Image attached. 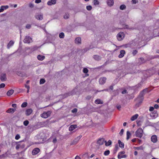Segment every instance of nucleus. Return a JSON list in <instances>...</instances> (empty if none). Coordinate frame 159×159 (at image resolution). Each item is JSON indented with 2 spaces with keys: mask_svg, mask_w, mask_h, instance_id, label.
I'll return each instance as SVG.
<instances>
[{
  "mask_svg": "<svg viewBox=\"0 0 159 159\" xmlns=\"http://www.w3.org/2000/svg\"><path fill=\"white\" fill-rule=\"evenodd\" d=\"M125 36L124 33L123 32H120L117 34L116 38L118 41H121L124 39Z\"/></svg>",
  "mask_w": 159,
  "mask_h": 159,
  "instance_id": "1",
  "label": "nucleus"
},
{
  "mask_svg": "<svg viewBox=\"0 0 159 159\" xmlns=\"http://www.w3.org/2000/svg\"><path fill=\"white\" fill-rule=\"evenodd\" d=\"M143 131L141 128L138 129L135 132V134L136 137L141 138L143 136Z\"/></svg>",
  "mask_w": 159,
  "mask_h": 159,
  "instance_id": "2",
  "label": "nucleus"
},
{
  "mask_svg": "<svg viewBox=\"0 0 159 159\" xmlns=\"http://www.w3.org/2000/svg\"><path fill=\"white\" fill-rule=\"evenodd\" d=\"M51 114V111H48L47 112L44 111L41 114L40 116L44 118H47L50 116Z\"/></svg>",
  "mask_w": 159,
  "mask_h": 159,
  "instance_id": "3",
  "label": "nucleus"
},
{
  "mask_svg": "<svg viewBox=\"0 0 159 159\" xmlns=\"http://www.w3.org/2000/svg\"><path fill=\"white\" fill-rule=\"evenodd\" d=\"M35 17L38 20H42L43 19V15L41 13H37L35 16Z\"/></svg>",
  "mask_w": 159,
  "mask_h": 159,
  "instance_id": "4",
  "label": "nucleus"
},
{
  "mask_svg": "<svg viewBox=\"0 0 159 159\" xmlns=\"http://www.w3.org/2000/svg\"><path fill=\"white\" fill-rule=\"evenodd\" d=\"M32 42V39L30 36H26L24 40V42L25 43H29Z\"/></svg>",
  "mask_w": 159,
  "mask_h": 159,
  "instance_id": "5",
  "label": "nucleus"
},
{
  "mask_svg": "<svg viewBox=\"0 0 159 159\" xmlns=\"http://www.w3.org/2000/svg\"><path fill=\"white\" fill-rule=\"evenodd\" d=\"M107 79L104 77L100 78L99 79V84H103L106 82Z\"/></svg>",
  "mask_w": 159,
  "mask_h": 159,
  "instance_id": "6",
  "label": "nucleus"
},
{
  "mask_svg": "<svg viewBox=\"0 0 159 159\" xmlns=\"http://www.w3.org/2000/svg\"><path fill=\"white\" fill-rule=\"evenodd\" d=\"M40 149L39 148H35L32 151V154L33 155H35L38 154L40 152Z\"/></svg>",
  "mask_w": 159,
  "mask_h": 159,
  "instance_id": "7",
  "label": "nucleus"
},
{
  "mask_svg": "<svg viewBox=\"0 0 159 159\" xmlns=\"http://www.w3.org/2000/svg\"><path fill=\"white\" fill-rule=\"evenodd\" d=\"M0 80L2 81H4L6 80L7 77L5 73H2L0 76Z\"/></svg>",
  "mask_w": 159,
  "mask_h": 159,
  "instance_id": "8",
  "label": "nucleus"
},
{
  "mask_svg": "<svg viewBox=\"0 0 159 159\" xmlns=\"http://www.w3.org/2000/svg\"><path fill=\"white\" fill-rule=\"evenodd\" d=\"M107 5L110 7L112 6L114 3L113 0H107Z\"/></svg>",
  "mask_w": 159,
  "mask_h": 159,
  "instance_id": "9",
  "label": "nucleus"
},
{
  "mask_svg": "<svg viewBox=\"0 0 159 159\" xmlns=\"http://www.w3.org/2000/svg\"><path fill=\"white\" fill-rule=\"evenodd\" d=\"M151 140L153 143L157 142V136L156 135H153L151 137Z\"/></svg>",
  "mask_w": 159,
  "mask_h": 159,
  "instance_id": "10",
  "label": "nucleus"
},
{
  "mask_svg": "<svg viewBox=\"0 0 159 159\" xmlns=\"http://www.w3.org/2000/svg\"><path fill=\"white\" fill-rule=\"evenodd\" d=\"M56 3V0H51L48 2L47 4L49 6H51L55 4Z\"/></svg>",
  "mask_w": 159,
  "mask_h": 159,
  "instance_id": "11",
  "label": "nucleus"
},
{
  "mask_svg": "<svg viewBox=\"0 0 159 159\" xmlns=\"http://www.w3.org/2000/svg\"><path fill=\"white\" fill-rule=\"evenodd\" d=\"M8 8L9 6L7 5L2 6L0 9V12H3L4 10H6Z\"/></svg>",
  "mask_w": 159,
  "mask_h": 159,
  "instance_id": "12",
  "label": "nucleus"
},
{
  "mask_svg": "<svg viewBox=\"0 0 159 159\" xmlns=\"http://www.w3.org/2000/svg\"><path fill=\"white\" fill-rule=\"evenodd\" d=\"M82 136L80 135L77 137L73 141V144H76L81 138Z\"/></svg>",
  "mask_w": 159,
  "mask_h": 159,
  "instance_id": "13",
  "label": "nucleus"
},
{
  "mask_svg": "<svg viewBox=\"0 0 159 159\" xmlns=\"http://www.w3.org/2000/svg\"><path fill=\"white\" fill-rule=\"evenodd\" d=\"M77 127V125H71L69 128V130L70 131H71L74 130Z\"/></svg>",
  "mask_w": 159,
  "mask_h": 159,
  "instance_id": "14",
  "label": "nucleus"
},
{
  "mask_svg": "<svg viewBox=\"0 0 159 159\" xmlns=\"http://www.w3.org/2000/svg\"><path fill=\"white\" fill-rule=\"evenodd\" d=\"M75 43L77 44H80L81 43V39L80 38L78 37L75 39Z\"/></svg>",
  "mask_w": 159,
  "mask_h": 159,
  "instance_id": "15",
  "label": "nucleus"
},
{
  "mask_svg": "<svg viewBox=\"0 0 159 159\" xmlns=\"http://www.w3.org/2000/svg\"><path fill=\"white\" fill-rule=\"evenodd\" d=\"M120 54L119 55L118 57L120 58H122L123 57L125 54V52L124 50H121L120 51Z\"/></svg>",
  "mask_w": 159,
  "mask_h": 159,
  "instance_id": "16",
  "label": "nucleus"
},
{
  "mask_svg": "<svg viewBox=\"0 0 159 159\" xmlns=\"http://www.w3.org/2000/svg\"><path fill=\"white\" fill-rule=\"evenodd\" d=\"M81 157L82 158L85 159L86 158H89V157L88 155V154L87 152H85L81 154Z\"/></svg>",
  "mask_w": 159,
  "mask_h": 159,
  "instance_id": "17",
  "label": "nucleus"
},
{
  "mask_svg": "<svg viewBox=\"0 0 159 159\" xmlns=\"http://www.w3.org/2000/svg\"><path fill=\"white\" fill-rule=\"evenodd\" d=\"M105 142L104 139H99L98 141V143L100 145L103 144Z\"/></svg>",
  "mask_w": 159,
  "mask_h": 159,
  "instance_id": "18",
  "label": "nucleus"
},
{
  "mask_svg": "<svg viewBox=\"0 0 159 159\" xmlns=\"http://www.w3.org/2000/svg\"><path fill=\"white\" fill-rule=\"evenodd\" d=\"M32 110L31 109H29L26 110V115L27 116L30 115L32 113Z\"/></svg>",
  "mask_w": 159,
  "mask_h": 159,
  "instance_id": "19",
  "label": "nucleus"
},
{
  "mask_svg": "<svg viewBox=\"0 0 159 159\" xmlns=\"http://www.w3.org/2000/svg\"><path fill=\"white\" fill-rule=\"evenodd\" d=\"M14 44V42L12 41H11L8 44L7 48L9 49L11 46H12Z\"/></svg>",
  "mask_w": 159,
  "mask_h": 159,
  "instance_id": "20",
  "label": "nucleus"
},
{
  "mask_svg": "<svg viewBox=\"0 0 159 159\" xmlns=\"http://www.w3.org/2000/svg\"><path fill=\"white\" fill-rule=\"evenodd\" d=\"M45 56L41 55H39L37 57V58L39 60L43 61L45 58Z\"/></svg>",
  "mask_w": 159,
  "mask_h": 159,
  "instance_id": "21",
  "label": "nucleus"
},
{
  "mask_svg": "<svg viewBox=\"0 0 159 159\" xmlns=\"http://www.w3.org/2000/svg\"><path fill=\"white\" fill-rule=\"evenodd\" d=\"M14 90L13 89H11L9 90L7 93V95L8 96H10L12 95L14 93Z\"/></svg>",
  "mask_w": 159,
  "mask_h": 159,
  "instance_id": "22",
  "label": "nucleus"
},
{
  "mask_svg": "<svg viewBox=\"0 0 159 159\" xmlns=\"http://www.w3.org/2000/svg\"><path fill=\"white\" fill-rule=\"evenodd\" d=\"M139 115L137 114H136L133 116L131 118V120L132 121H134L136 120L138 117Z\"/></svg>",
  "mask_w": 159,
  "mask_h": 159,
  "instance_id": "23",
  "label": "nucleus"
},
{
  "mask_svg": "<svg viewBox=\"0 0 159 159\" xmlns=\"http://www.w3.org/2000/svg\"><path fill=\"white\" fill-rule=\"evenodd\" d=\"M157 112H156L155 113H154V112H152L151 114L150 115L151 116L152 118H155L156 116H157Z\"/></svg>",
  "mask_w": 159,
  "mask_h": 159,
  "instance_id": "24",
  "label": "nucleus"
},
{
  "mask_svg": "<svg viewBox=\"0 0 159 159\" xmlns=\"http://www.w3.org/2000/svg\"><path fill=\"white\" fill-rule=\"evenodd\" d=\"M95 103L96 104H102L103 102L100 99H97L95 100Z\"/></svg>",
  "mask_w": 159,
  "mask_h": 159,
  "instance_id": "25",
  "label": "nucleus"
},
{
  "mask_svg": "<svg viewBox=\"0 0 159 159\" xmlns=\"http://www.w3.org/2000/svg\"><path fill=\"white\" fill-rule=\"evenodd\" d=\"M118 143L119 144V146L120 147L122 148H124V145L123 143H122L120 140H118Z\"/></svg>",
  "mask_w": 159,
  "mask_h": 159,
  "instance_id": "26",
  "label": "nucleus"
},
{
  "mask_svg": "<svg viewBox=\"0 0 159 159\" xmlns=\"http://www.w3.org/2000/svg\"><path fill=\"white\" fill-rule=\"evenodd\" d=\"M93 57L95 60L97 61L101 59V57L97 55L94 56Z\"/></svg>",
  "mask_w": 159,
  "mask_h": 159,
  "instance_id": "27",
  "label": "nucleus"
},
{
  "mask_svg": "<svg viewBox=\"0 0 159 159\" xmlns=\"http://www.w3.org/2000/svg\"><path fill=\"white\" fill-rule=\"evenodd\" d=\"M16 109L15 108L12 109V108H9L7 111V113H11L14 112L15 111Z\"/></svg>",
  "mask_w": 159,
  "mask_h": 159,
  "instance_id": "28",
  "label": "nucleus"
},
{
  "mask_svg": "<svg viewBox=\"0 0 159 159\" xmlns=\"http://www.w3.org/2000/svg\"><path fill=\"white\" fill-rule=\"evenodd\" d=\"M126 134H127L126 139L127 140H128L129 139V138H130V136H131V134L129 131H127V132Z\"/></svg>",
  "mask_w": 159,
  "mask_h": 159,
  "instance_id": "29",
  "label": "nucleus"
},
{
  "mask_svg": "<svg viewBox=\"0 0 159 159\" xmlns=\"http://www.w3.org/2000/svg\"><path fill=\"white\" fill-rule=\"evenodd\" d=\"M105 145L106 146L111 145L112 143L111 141V140H109L107 142L106 141H105Z\"/></svg>",
  "mask_w": 159,
  "mask_h": 159,
  "instance_id": "30",
  "label": "nucleus"
},
{
  "mask_svg": "<svg viewBox=\"0 0 159 159\" xmlns=\"http://www.w3.org/2000/svg\"><path fill=\"white\" fill-rule=\"evenodd\" d=\"M126 155H118V158L119 159H120L123 158H126Z\"/></svg>",
  "mask_w": 159,
  "mask_h": 159,
  "instance_id": "31",
  "label": "nucleus"
},
{
  "mask_svg": "<svg viewBox=\"0 0 159 159\" xmlns=\"http://www.w3.org/2000/svg\"><path fill=\"white\" fill-rule=\"evenodd\" d=\"M69 15L68 13H65L64 15V18L66 19L69 18Z\"/></svg>",
  "mask_w": 159,
  "mask_h": 159,
  "instance_id": "32",
  "label": "nucleus"
},
{
  "mask_svg": "<svg viewBox=\"0 0 159 159\" xmlns=\"http://www.w3.org/2000/svg\"><path fill=\"white\" fill-rule=\"evenodd\" d=\"M59 37L60 38H63L64 37V34L63 32L59 34Z\"/></svg>",
  "mask_w": 159,
  "mask_h": 159,
  "instance_id": "33",
  "label": "nucleus"
},
{
  "mask_svg": "<svg viewBox=\"0 0 159 159\" xmlns=\"http://www.w3.org/2000/svg\"><path fill=\"white\" fill-rule=\"evenodd\" d=\"M110 152L109 150H107V151H105L104 152V154L105 156H107L109 154Z\"/></svg>",
  "mask_w": 159,
  "mask_h": 159,
  "instance_id": "34",
  "label": "nucleus"
},
{
  "mask_svg": "<svg viewBox=\"0 0 159 159\" xmlns=\"http://www.w3.org/2000/svg\"><path fill=\"white\" fill-rule=\"evenodd\" d=\"M93 3L94 5H98L99 4V2L98 0H93Z\"/></svg>",
  "mask_w": 159,
  "mask_h": 159,
  "instance_id": "35",
  "label": "nucleus"
},
{
  "mask_svg": "<svg viewBox=\"0 0 159 159\" xmlns=\"http://www.w3.org/2000/svg\"><path fill=\"white\" fill-rule=\"evenodd\" d=\"M27 103L26 102H23L21 105V107H25L27 106Z\"/></svg>",
  "mask_w": 159,
  "mask_h": 159,
  "instance_id": "36",
  "label": "nucleus"
},
{
  "mask_svg": "<svg viewBox=\"0 0 159 159\" xmlns=\"http://www.w3.org/2000/svg\"><path fill=\"white\" fill-rule=\"evenodd\" d=\"M126 8V6L124 5H121L120 7V9L121 10H123Z\"/></svg>",
  "mask_w": 159,
  "mask_h": 159,
  "instance_id": "37",
  "label": "nucleus"
},
{
  "mask_svg": "<svg viewBox=\"0 0 159 159\" xmlns=\"http://www.w3.org/2000/svg\"><path fill=\"white\" fill-rule=\"evenodd\" d=\"M45 82V80L44 79H41L40 81V84H44Z\"/></svg>",
  "mask_w": 159,
  "mask_h": 159,
  "instance_id": "38",
  "label": "nucleus"
},
{
  "mask_svg": "<svg viewBox=\"0 0 159 159\" xmlns=\"http://www.w3.org/2000/svg\"><path fill=\"white\" fill-rule=\"evenodd\" d=\"M86 9L88 11L91 10L92 9V7L90 5L87 6H86Z\"/></svg>",
  "mask_w": 159,
  "mask_h": 159,
  "instance_id": "39",
  "label": "nucleus"
},
{
  "mask_svg": "<svg viewBox=\"0 0 159 159\" xmlns=\"http://www.w3.org/2000/svg\"><path fill=\"white\" fill-rule=\"evenodd\" d=\"M29 122L27 120H26L25 121L23 122L24 125L25 126H27L28 125V124H29Z\"/></svg>",
  "mask_w": 159,
  "mask_h": 159,
  "instance_id": "40",
  "label": "nucleus"
},
{
  "mask_svg": "<svg viewBox=\"0 0 159 159\" xmlns=\"http://www.w3.org/2000/svg\"><path fill=\"white\" fill-rule=\"evenodd\" d=\"M83 72L84 73H87L88 72V70L86 68H84L83 70Z\"/></svg>",
  "mask_w": 159,
  "mask_h": 159,
  "instance_id": "41",
  "label": "nucleus"
},
{
  "mask_svg": "<svg viewBox=\"0 0 159 159\" xmlns=\"http://www.w3.org/2000/svg\"><path fill=\"white\" fill-rule=\"evenodd\" d=\"M138 51L137 50H134L133 51V52L132 53V54L133 56H135L136 54L137 53Z\"/></svg>",
  "mask_w": 159,
  "mask_h": 159,
  "instance_id": "42",
  "label": "nucleus"
},
{
  "mask_svg": "<svg viewBox=\"0 0 159 159\" xmlns=\"http://www.w3.org/2000/svg\"><path fill=\"white\" fill-rule=\"evenodd\" d=\"M20 138V135L19 134H17L16 136L15 139L16 140H18Z\"/></svg>",
  "mask_w": 159,
  "mask_h": 159,
  "instance_id": "43",
  "label": "nucleus"
},
{
  "mask_svg": "<svg viewBox=\"0 0 159 159\" xmlns=\"http://www.w3.org/2000/svg\"><path fill=\"white\" fill-rule=\"evenodd\" d=\"M145 91V90H143L142 92H141L139 96L143 97L144 94V92Z\"/></svg>",
  "mask_w": 159,
  "mask_h": 159,
  "instance_id": "44",
  "label": "nucleus"
},
{
  "mask_svg": "<svg viewBox=\"0 0 159 159\" xmlns=\"http://www.w3.org/2000/svg\"><path fill=\"white\" fill-rule=\"evenodd\" d=\"M5 86V85L4 83H2L0 84V89L4 88Z\"/></svg>",
  "mask_w": 159,
  "mask_h": 159,
  "instance_id": "45",
  "label": "nucleus"
},
{
  "mask_svg": "<svg viewBox=\"0 0 159 159\" xmlns=\"http://www.w3.org/2000/svg\"><path fill=\"white\" fill-rule=\"evenodd\" d=\"M31 27V25L30 24H27L26 26V28L27 29H30Z\"/></svg>",
  "mask_w": 159,
  "mask_h": 159,
  "instance_id": "46",
  "label": "nucleus"
},
{
  "mask_svg": "<svg viewBox=\"0 0 159 159\" xmlns=\"http://www.w3.org/2000/svg\"><path fill=\"white\" fill-rule=\"evenodd\" d=\"M77 110L76 108H74L71 111V112L72 113H75L77 112Z\"/></svg>",
  "mask_w": 159,
  "mask_h": 159,
  "instance_id": "47",
  "label": "nucleus"
},
{
  "mask_svg": "<svg viewBox=\"0 0 159 159\" xmlns=\"http://www.w3.org/2000/svg\"><path fill=\"white\" fill-rule=\"evenodd\" d=\"M123 27L125 29H128L129 26L127 25H123Z\"/></svg>",
  "mask_w": 159,
  "mask_h": 159,
  "instance_id": "48",
  "label": "nucleus"
},
{
  "mask_svg": "<svg viewBox=\"0 0 159 159\" xmlns=\"http://www.w3.org/2000/svg\"><path fill=\"white\" fill-rule=\"evenodd\" d=\"M41 2V0H35V2L36 3H39Z\"/></svg>",
  "mask_w": 159,
  "mask_h": 159,
  "instance_id": "49",
  "label": "nucleus"
},
{
  "mask_svg": "<svg viewBox=\"0 0 159 159\" xmlns=\"http://www.w3.org/2000/svg\"><path fill=\"white\" fill-rule=\"evenodd\" d=\"M125 153V152L124 151H121L120 152L118 155H121V154H123Z\"/></svg>",
  "mask_w": 159,
  "mask_h": 159,
  "instance_id": "50",
  "label": "nucleus"
},
{
  "mask_svg": "<svg viewBox=\"0 0 159 159\" xmlns=\"http://www.w3.org/2000/svg\"><path fill=\"white\" fill-rule=\"evenodd\" d=\"M154 109V108L153 107H151L149 108V111H152Z\"/></svg>",
  "mask_w": 159,
  "mask_h": 159,
  "instance_id": "51",
  "label": "nucleus"
},
{
  "mask_svg": "<svg viewBox=\"0 0 159 159\" xmlns=\"http://www.w3.org/2000/svg\"><path fill=\"white\" fill-rule=\"evenodd\" d=\"M124 132V130L123 129H121L120 133V135H121L123 134V133Z\"/></svg>",
  "mask_w": 159,
  "mask_h": 159,
  "instance_id": "52",
  "label": "nucleus"
},
{
  "mask_svg": "<svg viewBox=\"0 0 159 159\" xmlns=\"http://www.w3.org/2000/svg\"><path fill=\"white\" fill-rule=\"evenodd\" d=\"M137 0H132V2L133 4H135L137 2Z\"/></svg>",
  "mask_w": 159,
  "mask_h": 159,
  "instance_id": "53",
  "label": "nucleus"
},
{
  "mask_svg": "<svg viewBox=\"0 0 159 159\" xmlns=\"http://www.w3.org/2000/svg\"><path fill=\"white\" fill-rule=\"evenodd\" d=\"M154 108L156 109H157L158 108L159 106L157 104H155L154 106Z\"/></svg>",
  "mask_w": 159,
  "mask_h": 159,
  "instance_id": "54",
  "label": "nucleus"
},
{
  "mask_svg": "<svg viewBox=\"0 0 159 159\" xmlns=\"http://www.w3.org/2000/svg\"><path fill=\"white\" fill-rule=\"evenodd\" d=\"M75 159H81V158L78 156H76L75 157Z\"/></svg>",
  "mask_w": 159,
  "mask_h": 159,
  "instance_id": "55",
  "label": "nucleus"
},
{
  "mask_svg": "<svg viewBox=\"0 0 159 159\" xmlns=\"http://www.w3.org/2000/svg\"><path fill=\"white\" fill-rule=\"evenodd\" d=\"M126 90H124L122 92V93L123 94H124L126 93Z\"/></svg>",
  "mask_w": 159,
  "mask_h": 159,
  "instance_id": "56",
  "label": "nucleus"
},
{
  "mask_svg": "<svg viewBox=\"0 0 159 159\" xmlns=\"http://www.w3.org/2000/svg\"><path fill=\"white\" fill-rule=\"evenodd\" d=\"M12 107H16V105L15 104H13L12 105Z\"/></svg>",
  "mask_w": 159,
  "mask_h": 159,
  "instance_id": "57",
  "label": "nucleus"
},
{
  "mask_svg": "<svg viewBox=\"0 0 159 159\" xmlns=\"http://www.w3.org/2000/svg\"><path fill=\"white\" fill-rule=\"evenodd\" d=\"M121 107L120 105H119L117 106V108L118 110H120V108H121Z\"/></svg>",
  "mask_w": 159,
  "mask_h": 159,
  "instance_id": "58",
  "label": "nucleus"
},
{
  "mask_svg": "<svg viewBox=\"0 0 159 159\" xmlns=\"http://www.w3.org/2000/svg\"><path fill=\"white\" fill-rule=\"evenodd\" d=\"M25 87L28 89H30V86L29 85H25Z\"/></svg>",
  "mask_w": 159,
  "mask_h": 159,
  "instance_id": "59",
  "label": "nucleus"
},
{
  "mask_svg": "<svg viewBox=\"0 0 159 159\" xmlns=\"http://www.w3.org/2000/svg\"><path fill=\"white\" fill-rule=\"evenodd\" d=\"M138 154V152L137 151H135L134 152V155L135 156L137 155Z\"/></svg>",
  "mask_w": 159,
  "mask_h": 159,
  "instance_id": "60",
  "label": "nucleus"
},
{
  "mask_svg": "<svg viewBox=\"0 0 159 159\" xmlns=\"http://www.w3.org/2000/svg\"><path fill=\"white\" fill-rule=\"evenodd\" d=\"M19 145H17L16 147V149H18L19 148Z\"/></svg>",
  "mask_w": 159,
  "mask_h": 159,
  "instance_id": "61",
  "label": "nucleus"
},
{
  "mask_svg": "<svg viewBox=\"0 0 159 159\" xmlns=\"http://www.w3.org/2000/svg\"><path fill=\"white\" fill-rule=\"evenodd\" d=\"M95 156V155L94 154H93L90 156V158H92L94 156Z\"/></svg>",
  "mask_w": 159,
  "mask_h": 159,
  "instance_id": "62",
  "label": "nucleus"
},
{
  "mask_svg": "<svg viewBox=\"0 0 159 159\" xmlns=\"http://www.w3.org/2000/svg\"><path fill=\"white\" fill-rule=\"evenodd\" d=\"M110 89L111 90H112L113 89V86H110Z\"/></svg>",
  "mask_w": 159,
  "mask_h": 159,
  "instance_id": "63",
  "label": "nucleus"
},
{
  "mask_svg": "<svg viewBox=\"0 0 159 159\" xmlns=\"http://www.w3.org/2000/svg\"><path fill=\"white\" fill-rule=\"evenodd\" d=\"M115 148H116V150H117V149L118 148V147L117 145H116V146H115Z\"/></svg>",
  "mask_w": 159,
  "mask_h": 159,
  "instance_id": "64",
  "label": "nucleus"
}]
</instances>
